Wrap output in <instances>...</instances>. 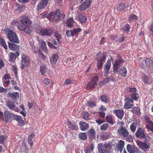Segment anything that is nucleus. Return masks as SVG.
<instances>
[{
  "instance_id": "1",
  "label": "nucleus",
  "mask_w": 153,
  "mask_h": 153,
  "mask_svg": "<svg viewBox=\"0 0 153 153\" xmlns=\"http://www.w3.org/2000/svg\"><path fill=\"white\" fill-rule=\"evenodd\" d=\"M117 133L120 137L125 138L128 142H131L132 140L131 134H129L128 130L125 127H119L117 130Z\"/></svg>"
},
{
  "instance_id": "2",
  "label": "nucleus",
  "mask_w": 153,
  "mask_h": 153,
  "mask_svg": "<svg viewBox=\"0 0 153 153\" xmlns=\"http://www.w3.org/2000/svg\"><path fill=\"white\" fill-rule=\"evenodd\" d=\"M7 38L9 40L12 42L18 43L19 42V40L17 36L16 33L13 31L12 30H9L7 32Z\"/></svg>"
},
{
  "instance_id": "3",
  "label": "nucleus",
  "mask_w": 153,
  "mask_h": 153,
  "mask_svg": "<svg viewBox=\"0 0 153 153\" xmlns=\"http://www.w3.org/2000/svg\"><path fill=\"white\" fill-rule=\"evenodd\" d=\"M139 65L142 68H145L146 66L150 67L153 66V62L150 58H147L145 61L141 60L140 61Z\"/></svg>"
},
{
  "instance_id": "4",
  "label": "nucleus",
  "mask_w": 153,
  "mask_h": 153,
  "mask_svg": "<svg viewBox=\"0 0 153 153\" xmlns=\"http://www.w3.org/2000/svg\"><path fill=\"white\" fill-rule=\"evenodd\" d=\"M22 65L20 66L22 70H23L25 67L27 66L30 63L29 57L23 54L22 56Z\"/></svg>"
},
{
  "instance_id": "5",
  "label": "nucleus",
  "mask_w": 153,
  "mask_h": 153,
  "mask_svg": "<svg viewBox=\"0 0 153 153\" xmlns=\"http://www.w3.org/2000/svg\"><path fill=\"white\" fill-rule=\"evenodd\" d=\"M125 101L123 107L126 109H129L132 108L134 104H132L133 103V100L132 99L128 97L126 98L125 99Z\"/></svg>"
},
{
  "instance_id": "6",
  "label": "nucleus",
  "mask_w": 153,
  "mask_h": 153,
  "mask_svg": "<svg viewBox=\"0 0 153 153\" xmlns=\"http://www.w3.org/2000/svg\"><path fill=\"white\" fill-rule=\"evenodd\" d=\"M136 143L137 145L143 150L149 149L150 147L151 144L150 143H144L140 140H137Z\"/></svg>"
},
{
  "instance_id": "7",
  "label": "nucleus",
  "mask_w": 153,
  "mask_h": 153,
  "mask_svg": "<svg viewBox=\"0 0 153 153\" xmlns=\"http://www.w3.org/2000/svg\"><path fill=\"white\" fill-rule=\"evenodd\" d=\"M5 105L10 110H13L17 112H19L20 111L18 107L16 108L14 102L10 100H7L6 102Z\"/></svg>"
},
{
  "instance_id": "8",
  "label": "nucleus",
  "mask_w": 153,
  "mask_h": 153,
  "mask_svg": "<svg viewBox=\"0 0 153 153\" xmlns=\"http://www.w3.org/2000/svg\"><path fill=\"white\" fill-rule=\"evenodd\" d=\"M123 61L122 59L120 56L117 57L114 63L113 64V71L114 73L117 72L118 71V66L121 64Z\"/></svg>"
},
{
  "instance_id": "9",
  "label": "nucleus",
  "mask_w": 153,
  "mask_h": 153,
  "mask_svg": "<svg viewBox=\"0 0 153 153\" xmlns=\"http://www.w3.org/2000/svg\"><path fill=\"white\" fill-rule=\"evenodd\" d=\"M92 3V0H85L80 6L79 9L83 11L90 7Z\"/></svg>"
},
{
  "instance_id": "10",
  "label": "nucleus",
  "mask_w": 153,
  "mask_h": 153,
  "mask_svg": "<svg viewBox=\"0 0 153 153\" xmlns=\"http://www.w3.org/2000/svg\"><path fill=\"white\" fill-rule=\"evenodd\" d=\"M107 145L100 143L98 145V149L99 153H110V152L106 149Z\"/></svg>"
},
{
  "instance_id": "11",
  "label": "nucleus",
  "mask_w": 153,
  "mask_h": 153,
  "mask_svg": "<svg viewBox=\"0 0 153 153\" xmlns=\"http://www.w3.org/2000/svg\"><path fill=\"white\" fill-rule=\"evenodd\" d=\"M135 135L136 137L137 138L143 139L146 138L144 130L140 127L138 128L135 134Z\"/></svg>"
},
{
  "instance_id": "12",
  "label": "nucleus",
  "mask_w": 153,
  "mask_h": 153,
  "mask_svg": "<svg viewBox=\"0 0 153 153\" xmlns=\"http://www.w3.org/2000/svg\"><path fill=\"white\" fill-rule=\"evenodd\" d=\"M20 22L24 25L30 26L31 23V21L30 18L27 16H22Z\"/></svg>"
},
{
  "instance_id": "13",
  "label": "nucleus",
  "mask_w": 153,
  "mask_h": 153,
  "mask_svg": "<svg viewBox=\"0 0 153 153\" xmlns=\"http://www.w3.org/2000/svg\"><path fill=\"white\" fill-rule=\"evenodd\" d=\"M53 31L51 29H42L40 34L43 36H50L53 33Z\"/></svg>"
},
{
  "instance_id": "14",
  "label": "nucleus",
  "mask_w": 153,
  "mask_h": 153,
  "mask_svg": "<svg viewBox=\"0 0 153 153\" xmlns=\"http://www.w3.org/2000/svg\"><path fill=\"white\" fill-rule=\"evenodd\" d=\"M145 120L147 123L146 125V128L153 131V123L150 118L147 116L145 117Z\"/></svg>"
},
{
  "instance_id": "15",
  "label": "nucleus",
  "mask_w": 153,
  "mask_h": 153,
  "mask_svg": "<svg viewBox=\"0 0 153 153\" xmlns=\"http://www.w3.org/2000/svg\"><path fill=\"white\" fill-rule=\"evenodd\" d=\"M127 150L129 153H139V151L135 146H131L128 144L127 146Z\"/></svg>"
},
{
  "instance_id": "16",
  "label": "nucleus",
  "mask_w": 153,
  "mask_h": 153,
  "mask_svg": "<svg viewBox=\"0 0 153 153\" xmlns=\"http://www.w3.org/2000/svg\"><path fill=\"white\" fill-rule=\"evenodd\" d=\"M98 80L97 76H94L91 82L88 84L87 88V89H91L96 85V82Z\"/></svg>"
},
{
  "instance_id": "17",
  "label": "nucleus",
  "mask_w": 153,
  "mask_h": 153,
  "mask_svg": "<svg viewBox=\"0 0 153 153\" xmlns=\"http://www.w3.org/2000/svg\"><path fill=\"white\" fill-rule=\"evenodd\" d=\"M111 60L108 59L104 65V70L105 72L104 74L105 76H107L111 66Z\"/></svg>"
},
{
  "instance_id": "18",
  "label": "nucleus",
  "mask_w": 153,
  "mask_h": 153,
  "mask_svg": "<svg viewBox=\"0 0 153 153\" xmlns=\"http://www.w3.org/2000/svg\"><path fill=\"white\" fill-rule=\"evenodd\" d=\"M114 113L116 116L120 120H122L123 117L124 112L123 110L115 109L114 111Z\"/></svg>"
},
{
  "instance_id": "19",
  "label": "nucleus",
  "mask_w": 153,
  "mask_h": 153,
  "mask_svg": "<svg viewBox=\"0 0 153 153\" xmlns=\"http://www.w3.org/2000/svg\"><path fill=\"white\" fill-rule=\"evenodd\" d=\"M4 121L5 122H8L12 117H13L14 114H11L8 111H5L4 112Z\"/></svg>"
},
{
  "instance_id": "20",
  "label": "nucleus",
  "mask_w": 153,
  "mask_h": 153,
  "mask_svg": "<svg viewBox=\"0 0 153 153\" xmlns=\"http://www.w3.org/2000/svg\"><path fill=\"white\" fill-rule=\"evenodd\" d=\"M60 10L59 9H58L56 10L55 13H54L52 21H58L60 18Z\"/></svg>"
},
{
  "instance_id": "21",
  "label": "nucleus",
  "mask_w": 153,
  "mask_h": 153,
  "mask_svg": "<svg viewBox=\"0 0 153 153\" xmlns=\"http://www.w3.org/2000/svg\"><path fill=\"white\" fill-rule=\"evenodd\" d=\"M48 0H41L39 4L37 6V9L40 10L45 7L47 4Z\"/></svg>"
},
{
  "instance_id": "22",
  "label": "nucleus",
  "mask_w": 153,
  "mask_h": 153,
  "mask_svg": "<svg viewBox=\"0 0 153 153\" xmlns=\"http://www.w3.org/2000/svg\"><path fill=\"white\" fill-rule=\"evenodd\" d=\"M13 119L17 121L20 126H22L24 125V122L20 116L15 115L13 116Z\"/></svg>"
},
{
  "instance_id": "23",
  "label": "nucleus",
  "mask_w": 153,
  "mask_h": 153,
  "mask_svg": "<svg viewBox=\"0 0 153 153\" xmlns=\"http://www.w3.org/2000/svg\"><path fill=\"white\" fill-rule=\"evenodd\" d=\"M124 142L123 141L120 140H119L117 144V150L118 151L121 152L124 147Z\"/></svg>"
},
{
  "instance_id": "24",
  "label": "nucleus",
  "mask_w": 153,
  "mask_h": 153,
  "mask_svg": "<svg viewBox=\"0 0 153 153\" xmlns=\"http://www.w3.org/2000/svg\"><path fill=\"white\" fill-rule=\"evenodd\" d=\"M79 125L80 129L82 131H85L89 128L88 125L86 124L85 122H80Z\"/></svg>"
},
{
  "instance_id": "25",
  "label": "nucleus",
  "mask_w": 153,
  "mask_h": 153,
  "mask_svg": "<svg viewBox=\"0 0 153 153\" xmlns=\"http://www.w3.org/2000/svg\"><path fill=\"white\" fill-rule=\"evenodd\" d=\"M7 97L9 96L13 100H16L19 97V94L18 92H13L11 93H8L7 94Z\"/></svg>"
},
{
  "instance_id": "26",
  "label": "nucleus",
  "mask_w": 153,
  "mask_h": 153,
  "mask_svg": "<svg viewBox=\"0 0 153 153\" xmlns=\"http://www.w3.org/2000/svg\"><path fill=\"white\" fill-rule=\"evenodd\" d=\"M9 48L12 50H18L19 49V47L18 45L13 43L8 42Z\"/></svg>"
},
{
  "instance_id": "27",
  "label": "nucleus",
  "mask_w": 153,
  "mask_h": 153,
  "mask_svg": "<svg viewBox=\"0 0 153 153\" xmlns=\"http://www.w3.org/2000/svg\"><path fill=\"white\" fill-rule=\"evenodd\" d=\"M128 6H126V5L123 3L119 4L117 6L116 10L119 12H121L125 10L127 7Z\"/></svg>"
},
{
  "instance_id": "28",
  "label": "nucleus",
  "mask_w": 153,
  "mask_h": 153,
  "mask_svg": "<svg viewBox=\"0 0 153 153\" xmlns=\"http://www.w3.org/2000/svg\"><path fill=\"white\" fill-rule=\"evenodd\" d=\"M16 54H15L13 53H10L9 55V61L10 62H13L15 60L16 57L17 55L18 56L19 55V52H17Z\"/></svg>"
},
{
  "instance_id": "29",
  "label": "nucleus",
  "mask_w": 153,
  "mask_h": 153,
  "mask_svg": "<svg viewBox=\"0 0 153 153\" xmlns=\"http://www.w3.org/2000/svg\"><path fill=\"white\" fill-rule=\"evenodd\" d=\"M138 124L137 122H134L132 123L130 126V130L133 133H134L136 128L138 127Z\"/></svg>"
},
{
  "instance_id": "30",
  "label": "nucleus",
  "mask_w": 153,
  "mask_h": 153,
  "mask_svg": "<svg viewBox=\"0 0 153 153\" xmlns=\"http://www.w3.org/2000/svg\"><path fill=\"white\" fill-rule=\"evenodd\" d=\"M40 45V47L46 53L48 52L47 49V45L46 43L44 41H42L39 42Z\"/></svg>"
},
{
  "instance_id": "31",
  "label": "nucleus",
  "mask_w": 153,
  "mask_h": 153,
  "mask_svg": "<svg viewBox=\"0 0 153 153\" xmlns=\"http://www.w3.org/2000/svg\"><path fill=\"white\" fill-rule=\"evenodd\" d=\"M58 56L56 54H54L52 55L50 58L51 63L53 64H55L58 59Z\"/></svg>"
},
{
  "instance_id": "32",
  "label": "nucleus",
  "mask_w": 153,
  "mask_h": 153,
  "mask_svg": "<svg viewBox=\"0 0 153 153\" xmlns=\"http://www.w3.org/2000/svg\"><path fill=\"white\" fill-rule=\"evenodd\" d=\"M117 72L123 77H125L127 74L126 69L124 66L122 67V68L120 69L119 71L118 70Z\"/></svg>"
},
{
  "instance_id": "33",
  "label": "nucleus",
  "mask_w": 153,
  "mask_h": 153,
  "mask_svg": "<svg viewBox=\"0 0 153 153\" xmlns=\"http://www.w3.org/2000/svg\"><path fill=\"white\" fill-rule=\"evenodd\" d=\"M105 119L106 121L112 125H113L115 123L114 119L113 118L112 116L111 115H107L106 116Z\"/></svg>"
},
{
  "instance_id": "34",
  "label": "nucleus",
  "mask_w": 153,
  "mask_h": 153,
  "mask_svg": "<svg viewBox=\"0 0 153 153\" xmlns=\"http://www.w3.org/2000/svg\"><path fill=\"white\" fill-rule=\"evenodd\" d=\"M77 19L82 24L86 22L87 18L82 15L79 14L77 16Z\"/></svg>"
},
{
  "instance_id": "35",
  "label": "nucleus",
  "mask_w": 153,
  "mask_h": 153,
  "mask_svg": "<svg viewBox=\"0 0 153 153\" xmlns=\"http://www.w3.org/2000/svg\"><path fill=\"white\" fill-rule=\"evenodd\" d=\"M47 69L48 68L46 65H43L41 66L40 71L42 74L44 75L47 71Z\"/></svg>"
},
{
  "instance_id": "36",
  "label": "nucleus",
  "mask_w": 153,
  "mask_h": 153,
  "mask_svg": "<svg viewBox=\"0 0 153 153\" xmlns=\"http://www.w3.org/2000/svg\"><path fill=\"white\" fill-rule=\"evenodd\" d=\"M67 123L68 127L71 130H76L77 128V126L74 124H72L70 120L68 121Z\"/></svg>"
},
{
  "instance_id": "37",
  "label": "nucleus",
  "mask_w": 153,
  "mask_h": 153,
  "mask_svg": "<svg viewBox=\"0 0 153 153\" xmlns=\"http://www.w3.org/2000/svg\"><path fill=\"white\" fill-rule=\"evenodd\" d=\"M130 97V98L132 99L133 100L136 101L139 98V95L137 93L134 92L131 94Z\"/></svg>"
},
{
  "instance_id": "38",
  "label": "nucleus",
  "mask_w": 153,
  "mask_h": 153,
  "mask_svg": "<svg viewBox=\"0 0 153 153\" xmlns=\"http://www.w3.org/2000/svg\"><path fill=\"white\" fill-rule=\"evenodd\" d=\"M74 21L72 18H69L67 22V26L69 27H71L73 26Z\"/></svg>"
},
{
  "instance_id": "39",
  "label": "nucleus",
  "mask_w": 153,
  "mask_h": 153,
  "mask_svg": "<svg viewBox=\"0 0 153 153\" xmlns=\"http://www.w3.org/2000/svg\"><path fill=\"white\" fill-rule=\"evenodd\" d=\"M96 131L93 129H90L89 130L90 137L91 139H94L95 138Z\"/></svg>"
},
{
  "instance_id": "40",
  "label": "nucleus",
  "mask_w": 153,
  "mask_h": 153,
  "mask_svg": "<svg viewBox=\"0 0 153 153\" xmlns=\"http://www.w3.org/2000/svg\"><path fill=\"white\" fill-rule=\"evenodd\" d=\"M34 134H31L29 135L28 138V143L31 146H32L33 145V143L32 139L34 137Z\"/></svg>"
},
{
  "instance_id": "41",
  "label": "nucleus",
  "mask_w": 153,
  "mask_h": 153,
  "mask_svg": "<svg viewBox=\"0 0 153 153\" xmlns=\"http://www.w3.org/2000/svg\"><path fill=\"white\" fill-rule=\"evenodd\" d=\"M100 98L101 101L107 103L109 102V100L105 94L102 95Z\"/></svg>"
},
{
  "instance_id": "42",
  "label": "nucleus",
  "mask_w": 153,
  "mask_h": 153,
  "mask_svg": "<svg viewBox=\"0 0 153 153\" xmlns=\"http://www.w3.org/2000/svg\"><path fill=\"white\" fill-rule=\"evenodd\" d=\"M34 29L37 33L40 34L42 28H41L39 25H36L35 26Z\"/></svg>"
},
{
  "instance_id": "43",
  "label": "nucleus",
  "mask_w": 153,
  "mask_h": 153,
  "mask_svg": "<svg viewBox=\"0 0 153 153\" xmlns=\"http://www.w3.org/2000/svg\"><path fill=\"white\" fill-rule=\"evenodd\" d=\"M138 19L137 17L135 15L132 14L130 15L128 21L129 22H131L134 20H137Z\"/></svg>"
},
{
  "instance_id": "44",
  "label": "nucleus",
  "mask_w": 153,
  "mask_h": 153,
  "mask_svg": "<svg viewBox=\"0 0 153 153\" xmlns=\"http://www.w3.org/2000/svg\"><path fill=\"white\" fill-rule=\"evenodd\" d=\"M29 26H25L22 31H23L26 34H30L31 33V31Z\"/></svg>"
},
{
  "instance_id": "45",
  "label": "nucleus",
  "mask_w": 153,
  "mask_h": 153,
  "mask_svg": "<svg viewBox=\"0 0 153 153\" xmlns=\"http://www.w3.org/2000/svg\"><path fill=\"white\" fill-rule=\"evenodd\" d=\"M132 112L136 114H139L140 113V108L138 107H134L131 110Z\"/></svg>"
},
{
  "instance_id": "46",
  "label": "nucleus",
  "mask_w": 153,
  "mask_h": 153,
  "mask_svg": "<svg viewBox=\"0 0 153 153\" xmlns=\"http://www.w3.org/2000/svg\"><path fill=\"white\" fill-rule=\"evenodd\" d=\"M79 137L80 139L84 140L87 138V135L86 133H80L79 134Z\"/></svg>"
},
{
  "instance_id": "47",
  "label": "nucleus",
  "mask_w": 153,
  "mask_h": 153,
  "mask_svg": "<svg viewBox=\"0 0 153 153\" xmlns=\"http://www.w3.org/2000/svg\"><path fill=\"white\" fill-rule=\"evenodd\" d=\"M0 43L3 47L6 50L7 48V46L6 45L5 41L2 38H0Z\"/></svg>"
},
{
  "instance_id": "48",
  "label": "nucleus",
  "mask_w": 153,
  "mask_h": 153,
  "mask_svg": "<svg viewBox=\"0 0 153 153\" xmlns=\"http://www.w3.org/2000/svg\"><path fill=\"white\" fill-rule=\"evenodd\" d=\"M148 31L149 35L153 36V24H152L149 26Z\"/></svg>"
},
{
  "instance_id": "49",
  "label": "nucleus",
  "mask_w": 153,
  "mask_h": 153,
  "mask_svg": "<svg viewBox=\"0 0 153 153\" xmlns=\"http://www.w3.org/2000/svg\"><path fill=\"white\" fill-rule=\"evenodd\" d=\"M54 36L56 38L58 42H60V39L61 37V35L58 33L56 32L54 33Z\"/></svg>"
},
{
  "instance_id": "50",
  "label": "nucleus",
  "mask_w": 153,
  "mask_h": 153,
  "mask_svg": "<svg viewBox=\"0 0 153 153\" xmlns=\"http://www.w3.org/2000/svg\"><path fill=\"white\" fill-rule=\"evenodd\" d=\"M66 35L68 37H73L74 36L73 30L66 31Z\"/></svg>"
},
{
  "instance_id": "51",
  "label": "nucleus",
  "mask_w": 153,
  "mask_h": 153,
  "mask_svg": "<svg viewBox=\"0 0 153 153\" xmlns=\"http://www.w3.org/2000/svg\"><path fill=\"white\" fill-rule=\"evenodd\" d=\"M38 55L40 58L42 59L43 60L45 59L46 56L42 52L40 49L39 50Z\"/></svg>"
},
{
  "instance_id": "52",
  "label": "nucleus",
  "mask_w": 153,
  "mask_h": 153,
  "mask_svg": "<svg viewBox=\"0 0 153 153\" xmlns=\"http://www.w3.org/2000/svg\"><path fill=\"white\" fill-rule=\"evenodd\" d=\"M94 147L93 145H91L90 146V147L88 148L85 151L86 153H91L93 152L94 149Z\"/></svg>"
},
{
  "instance_id": "53",
  "label": "nucleus",
  "mask_w": 153,
  "mask_h": 153,
  "mask_svg": "<svg viewBox=\"0 0 153 153\" xmlns=\"http://www.w3.org/2000/svg\"><path fill=\"white\" fill-rule=\"evenodd\" d=\"M86 105L91 107H93L96 105V103L95 102H92L91 101H88Z\"/></svg>"
},
{
  "instance_id": "54",
  "label": "nucleus",
  "mask_w": 153,
  "mask_h": 153,
  "mask_svg": "<svg viewBox=\"0 0 153 153\" xmlns=\"http://www.w3.org/2000/svg\"><path fill=\"white\" fill-rule=\"evenodd\" d=\"M11 79L10 74H4L2 77V80H6L7 79Z\"/></svg>"
},
{
  "instance_id": "55",
  "label": "nucleus",
  "mask_w": 153,
  "mask_h": 153,
  "mask_svg": "<svg viewBox=\"0 0 153 153\" xmlns=\"http://www.w3.org/2000/svg\"><path fill=\"white\" fill-rule=\"evenodd\" d=\"M73 30L74 35H75L76 34H77L79 33L81 31V29L79 27H78L74 29Z\"/></svg>"
},
{
  "instance_id": "56",
  "label": "nucleus",
  "mask_w": 153,
  "mask_h": 153,
  "mask_svg": "<svg viewBox=\"0 0 153 153\" xmlns=\"http://www.w3.org/2000/svg\"><path fill=\"white\" fill-rule=\"evenodd\" d=\"M149 79V78L147 76L144 75L143 76V81L145 84L148 83Z\"/></svg>"
},
{
  "instance_id": "57",
  "label": "nucleus",
  "mask_w": 153,
  "mask_h": 153,
  "mask_svg": "<svg viewBox=\"0 0 153 153\" xmlns=\"http://www.w3.org/2000/svg\"><path fill=\"white\" fill-rule=\"evenodd\" d=\"M108 127V124L107 123H105L102 126H100V129L102 130H105Z\"/></svg>"
},
{
  "instance_id": "58",
  "label": "nucleus",
  "mask_w": 153,
  "mask_h": 153,
  "mask_svg": "<svg viewBox=\"0 0 153 153\" xmlns=\"http://www.w3.org/2000/svg\"><path fill=\"white\" fill-rule=\"evenodd\" d=\"M17 26L18 28L20 30L22 31L24 30V29L25 27L23 25H22L20 23H17Z\"/></svg>"
},
{
  "instance_id": "59",
  "label": "nucleus",
  "mask_w": 153,
  "mask_h": 153,
  "mask_svg": "<svg viewBox=\"0 0 153 153\" xmlns=\"http://www.w3.org/2000/svg\"><path fill=\"white\" fill-rule=\"evenodd\" d=\"M97 68L99 69L102 67L103 65V62L101 61V60H97Z\"/></svg>"
},
{
  "instance_id": "60",
  "label": "nucleus",
  "mask_w": 153,
  "mask_h": 153,
  "mask_svg": "<svg viewBox=\"0 0 153 153\" xmlns=\"http://www.w3.org/2000/svg\"><path fill=\"white\" fill-rule=\"evenodd\" d=\"M2 82L4 86V87H7V86L10 83V81L9 80L7 81V80H2Z\"/></svg>"
},
{
  "instance_id": "61",
  "label": "nucleus",
  "mask_w": 153,
  "mask_h": 153,
  "mask_svg": "<svg viewBox=\"0 0 153 153\" xmlns=\"http://www.w3.org/2000/svg\"><path fill=\"white\" fill-rule=\"evenodd\" d=\"M130 27L128 24H126L124 26L123 29L124 31L128 32L130 29Z\"/></svg>"
},
{
  "instance_id": "62",
  "label": "nucleus",
  "mask_w": 153,
  "mask_h": 153,
  "mask_svg": "<svg viewBox=\"0 0 153 153\" xmlns=\"http://www.w3.org/2000/svg\"><path fill=\"white\" fill-rule=\"evenodd\" d=\"M66 62L70 65H72L73 63V60L70 58H68L66 59Z\"/></svg>"
},
{
  "instance_id": "63",
  "label": "nucleus",
  "mask_w": 153,
  "mask_h": 153,
  "mask_svg": "<svg viewBox=\"0 0 153 153\" xmlns=\"http://www.w3.org/2000/svg\"><path fill=\"white\" fill-rule=\"evenodd\" d=\"M127 90H128V91L130 92L131 93H134L136 91V88H130L128 87L127 88Z\"/></svg>"
},
{
  "instance_id": "64",
  "label": "nucleus",
  "mask_w": 153,
  "mask_h": 153,
  "mask_svg": "<svg viewBox=\"0 0 153 153\" xmlns=\"http://www.w3.org/2000/svg\"><path fill=\"white\" fill-rule=\"evenodd\" d=\"M42 82L43 83L48 85L50 83V80L48 78H46L43 80Z\"/></svg>"
}]
</instances>
